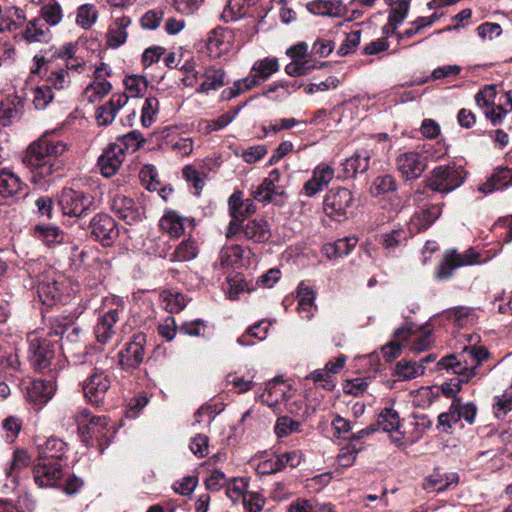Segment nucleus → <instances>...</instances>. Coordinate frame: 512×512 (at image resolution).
Masks as SVG:
<instances>
[{
  "label": "nucleus",
  "instance_id": "obj_64",
  "mask_svg": "<svg viewBox=\"0 0 512 512\" xmlns=\"http://www.w3.org/2000/svg\"><path fill=\"white\" fill-rule=\"evenodd\" d=\"M407 234L402 229L393 230L381 236L382 244L387 249L400 246L406 241Z\"/></svg>",
  "mask_w": 512,
  "mask_h": 512
},
{
  "label": "nucleus",
  "instance_id": "obj_53",
  "mask_svg": "<svg viewBox=\"0 0 512 512\" xmlns=\"http://www.w3.org/2000/svg\"><path fill=\"white\" fill-rule=\"evenodd\" d=\"M159 110V101L156 97H148L141 111V124L143 127L148 128L155 121V117Z\"/></svg>",
  "mask_w": 512,
  "mask_h": 512
},
{
  "label": "nucleus",
  "instance_id": "obj_31",
  "mask_svg": "<svg viewBox=\"0 0 512 512\" xmlns=\"http://www.w3.org/2000/svg\"><path fill=\"white\" fill-rule=\"evenodd\" d=\"M509 186H512V170L507 167H498L487 181L479 187V190L484 194H489Z\"/></svg>",
  "mask_w": 512,
  "mask_h": 512
},
{
  "label": "nucleus",
  "instance_id": "obj_21",
  "mask_svg": "<svg viewBox=\"0 0 512 512\" xmlns=\"http://www.w3.org/2000/svg\"><path fill=\"white\" fill-rule=\"evenodd\" d=\"M85 430L91 439L97 441V448H107L115 434L114 425H109L105 417H93Z\"/></svg>",
  "mask_w": 512,
  "mask_h": 512
},
{
  "label": "nucleus",
  "instance_id": "obj_57",
  "mask_svg": "<svg viewBox=\"0 0 512 512\" xmlns=\"http://www.w3.org/2000/svg\"><path fill=\"white\" fill-rule=\"evenodd\" d=\"M306 379L312 380L315 384L327 391H332L336 386L334 376L330 375L325 369L312 371Z\"/></svg>",
  "mask_w": 512,
  "mask_h": 512
},
{
  "label": "nucleus",
  "instance_id": "obj_37",
  "mask_svg": "<svg viewBox=\"0 0 512 512\" xmlns=\"http://www.w3.org/2000/svg\"><path fill=\"white\" fill-rule=\"evenodd\" d=\"M260 401L277 411V406L286 400V392L283 384L276 380L270 381L266 385L265 391L259 396Z\"/></svg>",
  "mask_w": 512,
  "mask_h": 512
},
{
  "label": "nucleus",
  "instance_id": "obj_50",
  "mask_svg": "<svg viewBox=\"0 0 512 512\" xmlns=\"http://www.w3.org/2000/svg\"><path fill=\"white\" fill-rule=\"evenodd\" d=\"M139 178L142 183L146 187V189L150 191H156L159 189L161 182L159 180L158 171L154 165L148 164L145 165L140 173Z\"/></svg>",
  "mask_w": 512,
  "mask_h": 512
},
{
  "label": "nucleus",
  "instance_id": "obj_52",
  "mask_svg": "<svg viewBox=\"0 0 512 512\" xmlns=\"http://www.w3.org/2000/svg\"><path fill=\"white\" fill-rule=\"evenodd\" d=\"M98 12L94 5L83 4L78 8L76 23L83 29H89L96 21Z\"/></svg>",
  "mask_w": 512,
  "mask_h": 512
},
{
  "label": "nucleus",
  "instance_id": "obj_16",
  "mask_svg": "<svg viewBox=\"0 0 512 512\" xmlns=\"http://www.w3.org/2000/svg\"><path fill=\"white\" fill-rule=\"evenodd\" d=\"M123 301L118 299L115 308H110L103 315L98 317L94 327V334L97 342L101 344L108 343L115 334V325L120 320V314L123 312Z\"/></svg>",
  "mask_w": 512,
  "mask_h": 512
},
{
  "label": "nucleus",
  "instance_id": "obj_58",
  "mask_svg": "<svg viewBox=\"0 0 512 512\" xmlns=\"http://www.w3.org/2000/svg\"><path fill=\"white\" fill-rule=\"evenodd\" d=\"M22 428V421L16 416L7 417L2 423L4 437L8 444H12L18 437Z\"/></svg>",
  "mask_w": 512,
  "mask_h": 512
},
{
  "label": "nucleus",
  "instance_id": "obj_54",
  "mask_svg": "<svg viewBox=\"0 0 512 512\" xmlns=\"http://www.w3.org/2000/svg\"><path fill=\"white\" fill-rule=\"evenodd\" d=\"M21 362L19 355L15 350H0V368L6 371L17 372L20 370Z\"/></svg>",
  "mask_w": 512,
  "mask_h": 512
},
{
  "label": "nucleus",
  "instance_id": "obj_38",
  "mask_svg": "<svg viewBox=\"0 0 512 512\" xmlns=\"http://www.w3.org/2000/svg\"><path fill=\"white\" fill-rule=\"evenodd\" d=\"M297 299H298V306H297L298 312L300 314H302L303 318L311 319L313 316L314 310H316V306L314 304L315 292L310 287L301 283L298 287Z\"/></svg>",
  "mask_w": 512,
  "mask_h": 512
},
{
  "label": "nucleus",
  "instance_id": "obj_32",
  "mask_svg": "<svg viewBox=\"0 0 512 512\" xmlns=\"http://www.w3.org/2000/svg\"><path fill=\"white\" fill-rule=\"evenodd\" d=\"M207 54L211 58H219L229 49V42L226 40L225 31L222 28L213 29L205 40Z\"/></svg>",
  "mask_w": 512,
  "mask_h": 512
},
{
  "label": "nucleus",
  "instance_id": "obj_61",
  "mask_svg": "<svg viewBox=\"0 0 512 512\" xmlns=\"http://www.w3.org/2000/svg\"><path fill=\"white\" fill-rule=\"evenodd\" d=\"M300 423L288 416L279 417L275 424V433L279 438L286 437L289 434L299 430Z\"/></svg>",
  "mask_w": 512,
  "mask_h": 512
},
{
  "label": "nucleus",
  "instance_id": "obj_13",
  "mask_svg": "<svg viewBox=\"0 0 512 512\" xmlns=\"http://www.w3.org/2000/svg\"><path fill=\"white\" fill-rule=\"evenodd\" d=\"M479 258L480 254L473 248H469L462 254L455 249L447 250L435 268V277L438 280H447L456 269L479 263Z\"/></svg>",
  "mask_w": 512,
  "mask_h": 512
},
{
  "label": "nucleus",
  "instance_id": "obj_39",
  "mask_svg": "<svg viewBox=\"0 0 512 512\" xmlns=\"http://www.w3.org/2000/svg\"><path fill=\"white\" fill-rule=\"evenodd\" d=\"M148 141L147 138L143 136V134L138 130H132L127 134L119 136L117 138L116 145L121 148L123 154L125 153H134Z\"/></svg>",
  "mask_w": 512,
  "mask_h": 512
},
{
  "label": "nucleus",
  "instance_id": "obj_46",
  "mask_svg": "<svg viewBox=\"0 0 512 512\" xmlns=\"http://www.w3.org/2000/svg\"><path fill=\"white\" fill-rule=\"evenodd\" d=\"M249 480L245 477H234L226 481V495L233 501L237 502L244 498L247 492Z\"/></svg>",
  "mask_w": 512,
  "mask_h": 512
},
{
  "label": "nucleus",
  "instance_id": "obj_3",
  "mask_svg": "<svg viewBox=\"0 0 512 512\" xmlns=\"http://www.w3.org/2000/svg\"><path fill=\"white\" fill-rule=\"evenodd\" d=\"M489 358V352L482 346L465 348L459 358L449 355L442 358L437 367L439 370L452 371L453 374L462 376L463 381H470L479 374L481 364Z\"/></svg>",
  "mask_w": 512,
  "mask_h": 512
},
{
  "label": "nucleus",
  "instance_id": "obj_48",
  "mask_svg": "<svg viewBox=\"0 0 512 512\" xmlns=\"http://www.w3.org/2000/svg\"><path fill=\"white\" fill-rule=\"evenodd\" d=\"M41 20L46 25H57L62 19V9L56 0H50L45 3L40 10Z\"/></svg>",
  "mask_w": 512,
  "mask_h": 512
},
{
  "label": "nucleus",
  "instance_id": "obj_9",
  "mask_svg": "<svg viewBox=\"0 0 512 512\" xmlns=\"http://www.w3.org/2000/svg\"><path fill=\"white\" fill-rule=\"evenodd\" d=\"M37 294L40 302L46 308L59 305L66 306L70 303V287L64 280L45 277L37 285Z\"/></svg>",
  "mask_w": 512,
  "mask_h": 512
},
{
  "label": "nucleus",
  "instance_id": "obj_1",
  "mask_svg": "<svg viewBox=\"0 0 512 512\" xmlns=\"http://www.w3.org/2000/svg\"><path fill=\"white\" fill-rule=\"evenodd\" d=\"M67 150L61 140L47 137L32 143L23 158L30 170V181L39 186L49 185L64 175V162L59 158Z\"/></svg>",
  "mask_w": 512,
  "mask_h": 512
},
{
  "label": "nucleus",
  "instance_id": "obj_51",
  "mask_svg": "<svg viewBox=\"0 0 512 512\" xmlns=\"http://www.w3.org/2000/svg\"><path fill=\"white\" fill-rule=\"evenodd\" d=\"M33 93V104L37 110H44L54 99V93L49 84L38 85Z\"/></svg>",
  "mask_w": 512,
  "mask_h": 512
},
{
  "label": "nucleus",
  "instance_id": "obj_34",
  "mask_svg": "<svg viewBox=\"0 0 512 512\" xmlns=\"http://www.w3.org/2000/svg\"><path fill=\"white\" fill-rule=\"evenodd\" d=\"M42 79H44L45 84L51 85V90H62L68 87L69 73L66 69L60 68L58 70L52 69V64H45L42 68L41 74H38Z\"/></svg>",
  "mask_w": 512,
  "mask_h": 512
},
{
  "label": "nucleus",
  "instance_id": "obj_12",
  "mask_svg": "<svg viewBox=\"0 0 512 512\" xmlns=\"http://www.w3.org/2000/svg\"><path fill=\"white\" fill-rule=\"evenodd\" d=\"M110 387L111 376L107 371L100 368H94L82 384L85 398L95 407L104 405Z\"/></svg>",
  "mask_w": 512,
  "mask_h": 512
},
{
  "label": "nucleus",
  "instance_id": "obj_44",
  "mask_svg": "<svg viewBox=\"0 0 512 512\" xmlns=\"http://www.w3.org/2000/svg\"><path fill=\"white\" fill-rule=\"evenodd\" d=\"M425 367L412 360L402 359L396 365V374L402 380H410L423 375Z\"/></svg>",
  "mask_w": 512,
  "mask_h": 512
},
{
  "label": "nucleus",
  "instance_id": "obj_25",
  "mask_svg": "<svg viewBox=\"0 0 512 512\" xmlns=\"http://www.w3.org/2000/svg\"><path fill=\"white\" fill-rule=\"evenodd\" d=\"M28 185L13 172L7 169H0V196L9 198L17 195L26 197L28 195Z\"/></svg>",
  "mask_w": 512,
  "mask_h": 512
},
{
  "label": "nucleus",
  "instance_id": "obj_10",
  "mask_svg": "<svg viewBox=\"0 0 512 512\" xmlns=\"http://www.w3.org/2000/svg\"><path fill=\"white\" fill-rule=\"evenodd\" d=\"M57 351H59L58 341L41 337L31 339L28 348V360L30 365L39 372L50 371L52 361Z\"/></svg>",
  "mask_w": 512,
  "mask_h": 512
},
{
  "label": "nucleus",
  "instance_id": "obj_43",
  "mask_svg": "<svg viewBox=\"0 0 512 512\" xmlns=\"http://www.w3.org/2000/svg\"><path fill=\"white\" fill-rule=\"evenodd\" d=\"M461 420L459 411V398H455L448 412L441 413L438 416L437 428L442 432H449L453 424L458 423Z\"/></svg>",
  "mask_w": 512,
  "mask_h": 512
},
{
  "label": "nucleus",
  "instance_id": "obj_7",
  "mask_svg": "<svg viewBox=\"0 0 512 512\" xmlns=\"http://www.w3.org/2000/svg\"><path fill=\"white\" fill-rule=\"evenodd\" d=\"M464 182V170L456 165H441L435 167L431 172V177L428 180V185L422 190L439 193H449Z\"/></svg>",
  "mask_w": 512,
  "mask_h": 512
},
{
  "label": "nucleus",
  "instance_id": "obj_6",
  "mask_svg": "<svg viewBox=\"0 0 512 512\" xmlns=\"http://www.w3.org/2000/svg\"><path fill=\"white\" fill-rule=\"evenodd\" d=\"M147 335L144 332L134 333L117 353L120 370L132 374L140 368L145 359Z\"/></svg>",
  "mask_w": 512,
  "mask_h": 512
},
{
  "label": "nucleus",
  "instance_id": "obj_47",
  "mask_svg": "<svg viewBox=\"0 0 512 512\" xmlns=\"http://www.w3.org/2000/svg\"><path fill=\"white\" fill-rule=\"evenodd\" d=\"M271 326V323L265 320L259 321L258 323L254 324L250 328H248L246 334L240 336L237 339V342L241 346H249L253 345L252 342H249L247 338L249 336H252L260 341H263L266 339L269 328Z\"/></svg>",
  "mask_w": 512,
  "mask_h": 512
},
{
  "label": "nucleus",
  "instance_id": "obj_36",
  "mask_svg": "<svg viewBox=\"0 0 512 512\" xmlns=\"http://www.w3.org/2000/svg\"><path fill=\"white\" fill-rule=\"evenodd\" d=\"M130 24L131 18L128 16L116 19L115 27H110L107 32V45L110 48L116 49L126 42L128 37L126 29Z\"/></svg>",
  "mask_w": 512,
  "mask_h": 512
},
{
  "label": "nucleus",
  "instance_id": "obj_22",
  "mask_svg": "<svg viewBox=\"0 0 512 512\" xmlns=\"http://www.w3.org/2000/svg\"><path fill=\"white\" fill-rule=\"evenodd\" d=\"M301 462V455L298 450L285 451L281 454H275L271 458L263 461L259 468L266 474L275 473L286 466L296 467Z\"/></svg>",
  "mask_w": 512,
  "mask_h": 512
},
{
  "label": "nucleus",
  "instance_id": "obj_20",
  "mask_svg": "<svg viewBox=\"0 0 512 512\" xmlns=\"http://www.w3.org/2000/svg\"><path fill=\"white\" fill-rule=\"evenodd\" d=\"M24 113V99L17 94L6 96L0 102V124L3 127L10 126L21 119Z\"/></svg>",
  "mask_w": 512,
  "mask_h": 512
},
{
  "label": "nucleus",
  "instance_id": "obj_42",
  "mask_svg": "<svg viewBox=\"0 0 512 512\" xmlns=\"http://www.w3.org/2000/svg\"><path fill=\"white\" fill-rule=\"evenodd\" d=\"M160 298L165 310L170 313H179L187 303L182 293L172 290H163Z\"/></svg>",
  "mask_w": 512,
  "mask_h": 512
},
{
  "label": "nucleus",
  "instance_id": "obj_4",
  "mask_svg": "<svg viewBox=\"0 0 512 512\" xmlns=\"http://www.w3.org/2000/svg\"><path fill=\"white\" fill-rule=\"evenodd\" d=\"M57 204L64 216L82 218L97 209L94 195L72 187H63L57 194Z\"/></svg>",
  "mask_w": 512,
  "mask_h": 512
},
{
  "label": "nucleus",
  "instance_id": "obj_62",
  "mask_svg": "<svg viewBox=\"0 0 512 512\" xmlns=\"http://www.w3.org/2000/svg\"><path fill=\"white\" fill-rule=\"evenodd\" d=\"M253 197L255 200L262 203H277V197L282 196L280 190H273L262 181V183L253 191Z\"/></svg>",
  "mask_w": 512,
  "mask_h": 512
},
{
  "label": "nucleus",
  "instance_id": "obj_59",
  "mask_svg": "<svg viewBox=\"0 0 512 512\" xmlns=\"http://www.w3.org/2000/svg\"><path fill=\"white\" fill-rule=\"evenodd\" d=\"M164 18V12L161 9H151L145 12L140 18V26L145 30H155L159 27Z\"/></svg>",
  "mask_w": 512,
  "mask_h": 512
},
{
  "label": "nucleus",
  "instance_id": "obj_14",
  "mask_svg": "<svg viewBox=\"0 0 512 512\" xmlns=\"http://www.w3.org/2000/svg\"><path fill=\"white\" fill-rule=\"evenodd\" d=\"M109 206L111 211L128 225H134L143 220L144 208L134 201V199L123 194H114Z\"/></svg>",
  "mask_w": 512,
  "mask_h": 512
},
{
  "label": "nucleus",
  "instance_id": "obj_45",
  "mask_svg": "<svg viewBox=\"0 0 512 512\" xmlns=\"http://www.w3.org/2000/svg\"><path fill=\"white\" fill-rule=\"evenodd\" d=\"M244 250L239 245L224 247L219 255V261L222 267H236L241 264Z\"/></svg>",
  "mask_w": 512,
  "mask_h": 512
},
{
  "label": "nucleus",
  "instance_id": "obj_11",
  "mask_svg": "<svg viewBox=\"0 0 512 512\" xmlns=\"http://www.w3.org/2000/svg\"><path fill=\"white\" fill-rule=\"evenodd\" d=\"M88 229L90 238L104 248L112 247L120 235L115 219L104 212L97 213L90 219Z\"/></svg>",
  "mask_w": 512,
  "mask_h": 512
},
{
  "label": "nucleus",
  "instance_id": "obj_41",
  "mask_svg": "<svg viewBox=\"0 0 512 512\" xmlns=\"http://www.w3.org/2000/svg\"><path fill=\"white\" fill-rule=\"evenodd\" d=\"M204 76L205 80L202 82L198 92L208 93L210 90H216L225 84V72L222 69L207 68Z\"/></svg>",
  "mask_w": 512,
  "mask_h": 512
},
{
  "label": "nucleus",
  "instance_id": "obj_23",
  "mask_svg": "<svg viewBox=\"0 0 512 512\" xmlns=\"http://www.w3.org/2000/svg\"><path fill=\"white\" fill-rule=\"evenodd\" d=\"M306 6L310 13L318 16L342 18L349 12L342 0H313Z\"/></svg>",
  "mask_w": 512,
  "mask_h": 512
},
{
  "label": "nucleus",
  "instance_id": "obj_8",
  "mask_svg": "<svg viewBox=\"0 0 512 512\" xmlns=\"http://www.w3.org/2000/svg\"><path fill=\"white\" fill-rule=\"evenodd\" d=\"M425 190H417L413 196V201L417 205V210L411 217L408 227L412 234H417L427 230L441 215L442 209L437 204H424L429 197Z\"/></svg>",
  "mask_w": 512,
  "mask_h": 512
},
{
  "label": "nucleus",
  "instance_id": "obj_27",
  "mask_svg": "<svg viewBox=\"0 0 512 512\" xmlns=\"http://www.w3.org/2000/svg\"><path fill=\"white\" fill-rule=\"evenodd\" d=\"M228 210L232 218L244 221L255 213L256 206L252 199H244L243 192L237 190L228 198Z\"/></svg>",
  "mask_w": 512,
  "mask_h": 512
},
{
  "label": "nucleus",
  "instance_id": "obj_63",
  "mask_svg": "<svg viewBox=\"0 0 512 512\" xmlns=\"http://www.w3.org/2000/svg\"><path fill=\"white\" fill-rule=\"evenodd\" d=\"M149 403V398L144 394H139L131 398L126 406L125 416L127 418H136L143 408Z\"/></svg>",
  "mask_w": 512,
  "mask_h": 512
},
{
  "label": "nucleus",
  "instance_id": "obj_29",
  "mask_svg": "<svg viewBox=\"0 0 512 512\" xmlns=\"http://www.w3.org/2000/svg\"><path fill=\"white\" fill-rule=\"evenodd\" d=\"M31 235L47 247H53L64 240V232L53 224H37L32 228Z\"/></svg>",
  "mask_w": 512,
  "mask_h": 512
},
{
  "label": "nucleus",
  "instance_id": "obj_28",
  "mask_svg": "<svg viewBox=\"0 0 512 512\" xmlns=\"http://www.w3.org/2000/svg\"><path fill=\"white\" fill-rule=\"evenodd\" d=\"M400 418L397 411L392 408H385L381 411L377 418V427L381 428L384 433H394L391 438L394 443L398 445H406L405 442H400L402 433L399 431Z\"/></svg>",
  "mask_w": 512,
  "mask_h": 512
},
{
  "label": "nucleus",
  "instance_id": "obj_26",
  "mask_svg": "<svg viewBox=\"0 0 512 512\" xmlns=\"http://www.w3.org/2000/svg\"><path fill=\"white\" fill-rule=\"evenodd\" d=\"M370 152L366 149L357 150L351 157L342 163L343 178L355 177L358 173H364L369 168Z\"/></svg>",
  "mask_w": 512,
  "mask_h": 512
},
{
  "label": "nucleus",
  "instance_id": "obj_15",
  "mask_svg": "<svg viewBox=\"0 0 512 512\" xmlns=\"http://www.w3.org/2000/svg\"><path fill=\"white\" fill-rule=\"evenodd\" d=\"M62 477V465L58 458L40 455L34 465V479L41 487L54 486Z\"/></svg>",
  "mask_w": 512,
  "mask_h": 512
},
{
  "label": "nucleus",
  "instance_id": "obj_30",
  "mask_svg": "<svg viewBox=\"0 0 512 512\" xmlns=\"http://www.w3.org/2000/svg\"><path fill=\"white\" fill-rule=\"evenodd\" d=\"M77 43H66L62 45L58 50H56L50 58H46L45 56L35 55L33 61L35 63V67L31 69V73L33 74H41L43 66L45 64H52L53 59H63L65 61L75 59L77 52Z\"/></svg>",
  "mask_w": 512,
  "mask_h": 512
},
{
  "label": "nucleus",
  "instance_id": "obj_18",
  "mask_svg": "<svg viewBox=\"0 0 512 512\" xmlns=\"http://www.w3.org/2000/svg\"><path fill=\"white\" fill-rule=\"evenodd\" d=\"M124 158L125 155L121 148L114 143H110L97 161L101 174L106 178L115 175L124 161Z\"/></svg>",
  "mask_w": 512,
  "mask_h": 512
},
{
  "label": "nucleus",
  "instance_id": "obj_5",
  "mask_svg": "<svg viewBox=\"0 0 512 512\" xmlns=\"http://www.w3.org/2000/svg\"><path fill=\"white\" fill-rule=\"evenodd\" d=\"M355 198L348 188L334 187L328 190L323 200V211L332 220L342 222L353 214Z\"/></svg>",
  "mask_w": 512,
  "mask_h": 512
},
{
  "label": "nucleus",
  "instance_id": "obj_49",
  "mask_svg": "<svg viewBox=\"0 0 512 512\" xmlns=\"http://www.w3.org/2000/svg\"><path fill=\"white\" fill-rule=\"evenodd\" d=\"M279 63L276 58H265L254 63L252 71L261 82L267 80L273 73L278 71Z\"/></svg>",
  "mask_w": 512,
  "mask_h": 512
},
{
  "label": "nucleus",
  "instance_id": "obj_40",
  "mask_svg": "<svg viewBox=\"0 0 512 512\" xmlns=\"http://www.w3.org/2000/svg\"><path fill=\"white\" fill-rule=\"evenodd\" d=\"M162 230L173 237H180L184 233V219L173 210L167 211L160 220Z\"/></svg>",
  "mask_w": 512,
  "mask_h": 512
},
{
  "label": "nucleus",
  "instance_id": "obj_35",
  "mask_svg": "<svg viewBox=\"0 0 512 512\" xmlns=\"http://www.w3.org/2000/svg\"><path fill=\"white\" fill-rule=\"evenodd\" d=\"M358 240L355 237H345L336 240L333 243L323 245L322 252L329 259H336L350 254L355 248Z\"/></svg>",
  "mask_w": 512,
  "mask_h": 512
},
{
  "label": "nucleus",
  "instance_id": "obj_19",
  "mask_svg": "<svg viewBox=\"0 0 512 512\" xmlns=\"http://www.w3.org/2000/svg\"><path fill=\"white\" fill-rule=\"evenodd\" d=\"M56 391L55 377L50 379H35L27 389L29 401L38 406H44L52 399Z\"/></svg>",
  "mask_w": 512,
  "mask_h": 512
},
{
  "label": "nucleus",
  "instance_id": "obj_24",
  "mask_svg": "<svg viewBox=\"0 0 512 512\" xmlns=\"http://www.w3.org/2000/svg\"><path fill=\"white\" fill-rule=\"evenodd\" d=\"M244 238L254 243H266L272 236L269 222L264 218H255L242 224Z\"/></svg>",
  "mask_w": 512,
  "mask_h": 512
},
{
  "label": "nucleus",
  "instance_id": "obj_33",
  "mask_svg": "<svg viewBox=\"0 0 512 512\" xmlns=\"http://www.w3.org/2000/svg\"><path fill=\"white\" fill-rule=\"evenodd\" d=\"M23 36L29 43H48L51 39V32L43 20L36 18L27 23Z\"/></svg>",
  "mask_w": 512,
  "mask_h": 512
},
{
  "label": "nucleus",
  "instance_id": "obj_60",
  "mask_svg": "<svg viewBox=\"0 0 512 512\" xmlns=\"http://www.w3.org/2000/svg\"><path fill=\"white\" fill-rule=\"evenodd\" d=\"M124 84L131 97L141 96L148 87L146 78L139 75H132L127 77L124 81Z\"/></svg>",
  "mask_w": 512,
  "mask_h": 512
},
{
  "label": "nucleus",
  "instance_id": "obj_56",
  "mask_svg": "<svg viewBox=\"0 0 512 512\" xmlns=\"http://www.w3.org/2000/svg\"><path fill=\"white\" fill-rule=\"evenodd\" d=\"M396 190L397 184L395 178L389 174L376 177L372 185V191L377 196L389 192H395Z\"/></svg>",
  "mask_w": 512,
  "mask_h": 512
},
{
  "label": "nucleus",
  "instance_id": "obj_17",
  "mask_svg": "<svg viewBox=\"0 0 512 512\" xmlns=\"http://www.w3.org/2000/svg\"><path fill=\"white\" fill-rule=\"evenodd\" d=\"M396 166L406 180L419 178L427 167L426 157L418 152H405L397 156Z\"/></svg>",
  "mask_w": 512,
  "mask_h": 512
},
{
  "label": "nucleus",
  "instance_id": "obj_55",
  "mask_svg": "<svg viewBox=\"0 0 512 512\" xmlns=\"http://www.w3.org/2000/svg\"><path fill=\"white\" fill-rule=\"evenodd\" d=\"M410 0H399L397 5L393 6L388 15L392 32H395L397 25L403 22L409 10Z\"/></svg>",
  "mask_w": 512,
  "mask_h": 512
},
{
  "label": "nucleus",
  "instance_id": "obj_2",
  "mask_svg": "<svg viewBox=\"0 0 512 512\" xmlns=\"http://www.w3.org/2000/svg\"><path fill=\"white\" fill-rule=\"evenodd\" d=\"M87 300L81 299L74 306L66 308L60 315L47 318L48 336H60L59 351L74 364L83 363L87 355V346L83 341V330L76 320L87 309Z\"/></svg>",
  "mask_w": 512,
  "mask_h": 512
}]
</instances>
